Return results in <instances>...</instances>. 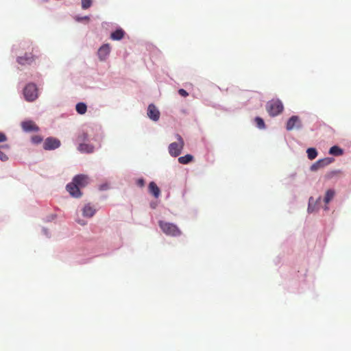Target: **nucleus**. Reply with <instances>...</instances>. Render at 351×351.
I'll list each match as a JSON object with an SVG mask.
<instances>
[{
	"mask_svg": "<svg viewBox=\"0 0 351 351\" xmlns=\"http://www.w3.org/2000/svg\"><path fill=\"white\" fill-rule=\"evenodd\" d=\"M8 159L7 155L0 150V160L1 161H6Z\"/></svg>",
	"mask_w": 351,
	"mask_h": 351,
	"instance_id": "cd10ccee",
	"label": "nucleus"
},
{
	"mask_svg": "<svg viewBox=\"0 0 351 351\" xmlns=\"http://www.w3.org/2000/svg\"><path fill=\"white\" fill-rule=\"evenodd\" d=\"M92 5V0H82V8L86 10Z\"/></svg>",
	"mask_w": 351,
	"mask_h": 351,
	"instance_id": "b1692460",
	"label": "nucleus"
},
{
	"mask_svg": "<svg viewBox=\"0 0 351 351\" xmlns=\"http://www.w3.org/2000/svg\"><path fill=\"white\" fill-rule=\"evenodd\" d=\"M149 192L152 193L155 198H158L160 194V190L154 182L149 184Z\"/></svg>",
	"mask_w": 351,
	"mask_h": 351,
	"instance_id": "4468645a",
	"label": "nucleus"
},
{
	"mask_svg": "<svg viewBox=\"0 0 351 351\" xmlns=\"http://www.w3.org/2000/svg\"><path fill=\"white\" fill-rule=\"evenodd\" d=\"M21 125L23 131L26 132H38L39 130L38 126L31 120L23 121Z\"/></svg>",
	"mask_w": 351,
	"mask_h": 351,
	"instance_id": "1a4fd4ad",
	"label": "nucleus"
},
{
	"mask_svg": "<svg viewBox=\"0 0 351 351\" xmlns=\"http://www.w3.org/2000/svg\"><path fill=\"white\" fill-rule=\"evenodd\" d=\"M158 225L162 232L167 236L176 237L182 234L181 230L174 223L160 220Z\"/></svg>",
	"mask_w": 351,
	"mask_h": 351,
	"instance_id": "f257e3e1",
	"label": "nucleus"
},
{
	"mask_svg": "<svg viewBox=\"0 0 351 351\" xmlns=\"http://www.w3.org/2000/svg\"><path fill=\"white\" fill-rule=\"evenodd\" d=\"M34 60L32 54L25 53L23 56L18 57L17 62L21 65L31 64Z\"/></svg>",
	"mask_w": 351,
	"mask_h": 351,
	"instance_id": "ddd939ff",
	"label": "nucleus"
},
{
	"mask_svg": "<svg viewBox=\"0 0 351 351\" xmlns=\"http://www.w3.org/2000/svg\"><path fill=\"white\" fill-rule=\"evenodd\" d=\"M302 126V121L298 116L291 117L287 122L286 129L289 131L294 129H300Z\"/></svg>",
	"mask_w": 351,
	"mask_h": 351,
	"instance_id": "39448f33",
	"label": "nucleus"
},
{
	"mask_svg": "<svg viewBox=\"0 0 351 351\" xmlns=\"http://www.w3.org/2000/svg\"><path fill=\"white\" fill-rule=\"evenodd\" d=\"M75 20L78 22L80 21H82L83 20H86V21H89V17L87 16H85L84 17H79V16H76L75 17Z\"/></svg>",
	"mask_w": 351,
	"mask_h": 351,
	"instance_id": "2f4dec72",
	"label": "nucleus"
},
{
	"mask_svg": "<svg viewBox=\"0 0 351 351\" xmlns=\"http://www.w3.org/2000/svg\"><path fill=\"white\" fill-rule=\"evenodd\" d=\"M88 134L85 132H82V134H80L78 137H77V141L79 142H84V141H88Z\"/></svg>",
	"mask_w": 351,
	"mask_h": 351,
	"instance_id": "393cba45",
	"label": "nucleus"
},
{
	"mask_svg": "<svg viewBox=\"0 0 351 351\" xmlns=\"http://www.w3.org/2000/svg\"><path fill=\"white\" fill-rule=\"evenodd\" d=\"M193 159V156L191 154H186L184 156H181L178 158V162L180 164H188L189 162H191Z\"/></svg>",
	"mask_w": 351,
	"mask_h": 351,
	"instance_id": "a211bd4d",
	"label": "nucleus"
},
{
	"mask_svg": "<svg viewBox=\"0 0 351 351\" xmlns=\"http://www.w3.org/2000/svg\"><path fill=\"white\" fill-rule=\"evenodd\" d=\"M124 34L125 32L122 29H119L111 34L110 38L114 40H119L123 38Z\"/></svg>",
	"mask_w": 351,
	"mask_h": 351,
	"instance_id": "f3484780",
	"label": "nucleus"
},
{
	"mask_svg": "<svg viewBox=\"0 0 351 351\" xmlns=\"http://www.w3.org/2000/svg\"><path fill=\"white\" fill-rule=\"evenodd\" d=\"M136 184L138 186L143 187L145 185V181L143 178H140V179L137 180Z\"/></svg>",
	"mask_w": 351,
	"mask_h": 351,
	"instance_id": "c756f323",
	"label": "nucleus"
},
{
	"mask_svg": "<svg viewBox=\"0 0 351 351\" xmlns=\"http://www.w3.org/2000/svg\"><path fill=\"white\" fill-rule=\"evenodd\" d=\"M42 141H43V138L38 135H35L32 137V143H34L35 144L40 143L42 142Z\"/></svg>",
	"mask_w": 351,
	"mask_h": 351,
	"instance_id": "a878e982",
	"label": "nucleus"
},
{
	"mask_svg": "<svg viewBox=\"0 0 351 351\" xmlns=\"http://www.w3.org/2000/svg\"><path fill=\"white\" fill-rule=\"evenodd\" d=\"M95 209L89 204L85 205L82 209V214L84 217H92L95 213Z\"/></svg>",
	"mask_w": 351,
	"mask_h": 351,
	"instance_id": "2eb2a0df",
	"label": "nucleus"
},
{
	"mask_svg": "<svg viewBox=\"0 0 351 351\" xmlns=\"http://www.w3.org/2000/svg\"><path fill=\"white\" fill-rule=\"evenodd\" d=\"M178 93L181 96L184 97H186L189 95V93L184 89H182V88H181L178 90Z\"/></svg>",
	"mask_w": 351,
	"mask_h": 351,
	"instance_id": "c85d7f7f",
	"label": "nucleus"
},
{
	"mask_svg": "<svg viewBox=\"0 0 351 351\" xmlns=\"http://www.w3.org/2000/svg\"><path fill=\"white\" fill-rule=\"evenodd\" d=\"M313 201V197H310V199H309V204H308V210L310 213L313 211V208L311 207V204H312Z\"/></svg>",
	"mask_w": 351,
	"mask_h": 351,
	"instance_id": "473e14b6",
	"label": "nucleus"
},
{
	"mask_svg": "<svg viewBox=\"0 0 351 351\" xmlns=\"http://www.w3.org/2000/svg\"><path fill=\"white\" fill-rule=\"evenodd\" d=\"M23 95L27 101H34L38 97V89L36 84L33 83L28 84L24 88Z\"/></svg>",
	"mask_w": 351,
	"mask_h": 351,
	"instance_id": "20e7f679",
	"label": "nucleus"
},
{
	"mask_svg": "<svg viewBox=\"0 0 351 351\" xmlns=\"http://www.w3.org/2000/svg\"><path fill=\"white\" fill-rule=\"evenodd\" d=\"M329 154L334 156H341L343 154V150L338 146H332L329 149Z\"/></svg>",
	"mask_w": 351,
	"mask_h": 351,
	"instance_id": "6ab92c4d",
	"label": "nucleus"
},
{
	"mask_svg": "<svg viewBox=\"0 0 351 351\" xmlns=\"http://www.w3.org/2000/svg\"><path fill=\"white\" fill-rule=\"evenodd\" d=\"M147 114L148 117L154 121H157L159 119L160 114L159 110L152 104L148 106Z\"/></svg>",
	"mask_w": 351,
	"mask_h": 351,
	"instance_id": "9d476101",
	"label": "nucleus"
},
{
	"mask_svg": "<svg viewBox=\"0 0 351 351\" xmlns=\"http://www.w3.org/2000/svg\"><path fill=\"white\" fill-rule=\"evenodd\" d=\"M60 146V141L55 138L49 137L46 138L43 148L45 150H52L58 148Z\"/></svg>",
	"mask_w": 351,
	"mask_h": 351,
	"instance_id": "0eeeda50",
	"label": "nucleus"
},
{
	"mask_svg": "<svg viewBox=\"0 0 351 351\" xmlns=\"http://www.w3.org/2000/svg\"><path fill=\"white\" fill-rule=\"evenodd\" d=\"M177 142L171 143L168 147L169 153L171 156H178L181 153L184 145L183 138L180 134H176Z\"/></svg>",
	"mask_w": 351,
	"mask_h": 351,
	"instance_id": "f03ea898",
	"label": "nucleus"
},
{
	"mask_svg": "<svg viewBox=\"0 0 351 351\" xmlns=\"http://www.w3.org/2000/svg\"><path fill=\"white\" fill-rule=\"evenodd\" d=\"M335 195V191L332 189H328L324 197V202L326 204H328L330 202V201L334 197Z\"/></svg>",
	"mask_w": 351,
	"mask_h": 351,
	"instance_id": "412c9836",
	"label": "nucleus"
},
{
	"mask_svg": "<svg viewBox=\"0 0 351 351\" xmlns=\"http://www.w3.org/2000/svg\"><path fill=\"white\" fill-rule=\"evenodd\" d=\"M66 190L72 197L77 198L82 196L80 189L73 181L66 185Z\"/></svg>",
	"mask_w": 351,
	"mask_h": 351,
	"instance_id": "9b49d317",
	"label": "nucleus"
},
{
	"mask_svg": "<svg viewBox=\"0 0 351 351\" xmlns=\"http://www.w3.org/2000/svg\"><path fill=\"white\" fill-rule=\"evenodd\" d=\"M75 109L79 114H84L86 112L87 106L84 103L80 102L76 105Z\"/></svg>",
	"mask_w": 351,
	"mask_h": 351,
	"instance_id": "aec40b11",
	"label": "nucleus"
},
{
	"mask_svg": "<svg viewBox=\"0 0 351 351\" xmlns=\"http://www.w3.org/2000/svg\"><path fill=\"white\" fill-rule=\"evenodd\" d=\"M73 182H74L77 186L80 189L85 187L88 184L89 178L87 176L83 174L77 175L73 178Z\"/></svg>",
	"mask_w": 351,
	"mask_h": 351,
	"instance_id": "6e6552de",
	"label": "nucleus"
},
{
	"mask_svg": "<svg viewBox=\"0 0 351 351\" xmlns=\"http://www.w3.org/2000/svg\"><path fill=\"white\" fill-rule=\"evenodd\" d=\"M77 149L80 152L84 153H92L94 151L93 145L84 143H80Z\"/></svg>",
	"mask_w": 351,
	"mask_h": 351,
	"instance_id": "dca6fc26",
	"label": "nucleus"
},
{
	"mask_svg": "<svg viewBox=\"0 0 351 351\" xmlns=\"http://www.w3.org/2000/svg\"><path fill=\"white\" fill-rule=\"evenodd\" d=\"M341 172L340 170H337V171H331L328 174V177L329 178H332L334 176H337V175H339L341 174Z\"/></svg>",
	"mask_w": 351,
	"mask_h": 351,
	"instance_id": "bb28decb",
	"label": "nucleus"
},
{
	"mask_svg": "<svg viewBox=\"0 0 351 351\" xmlns=\"http://www.w3.org/2000/svg\"><path fill=\"white\" fill-rule=\"evenodd\" d=\"M334 161V158H325L320 159L315 162L313 165L311 167V170L313 171H316L319 169H322L330 163H332Z\"/></svg>",
	"mask_w": 351,
	"mask_h": 351,
	"instance_id": "423d86ee",
	"label": "nucleus"
},
{
	"mask_svg": "<svg viewBox=\"0 0 351 351\" xmlns=\"http://www.w3.org/2000/svg\"><path fill=\"white\" fill-rule=\"evenodd\" d=\"M254 121H255V123L258 128H260V129L265 128V123L262 118L257 117L255 118Z\"/></svg>",
	"mask_w": 351,
	"mask_h": 351,
	"instance_id": "5701e85b",
	"label": "nucleus"
},
{
	"mask_svg": "<svg viewBox=\"0 0 351 351\" xmlns=\"http://www.w3.org/2000/svg\"><path fill=\"white\" fill-rule=\"evenodd\" d=\"M7 141L5 134L3 132H0V143L5 142Z\"/></svg>",
	"mask_w": 351,
	"mask_h": 351,
	"instance_id": "7c9ffc66",
	"label": "nucleus"
},
{
	"mask_svg": "<svg viewBox=\"0 0 351 351\" xmlns=\"http://www.w3.org/2000/svg\"><path fill=\"white\" fill-rule=\"evenodd\" d=\"M110 52V47L109 44L103 45L98 50V56L101 60H104Z\"/></svg>",
	"mask_w": 351,
	"mask_h": 351,
	"instance_id": "f8f14e48",
	"label": "nucleus"
},
{
	"mask_svg": "<svg viewBox=\"0 0 351 351\" xmlns=\"http://www.w3.org/2000/svg\"><path fill=\"white\" fill-rule=\"evenodd\" d=\"M308 159L313 160L317 156V152L315 148H308L306 150Z\"/></svg>",
	"mask_w": 351,
	"mask_h": 351,
	"instance_id": "4be33fe9",
	"label": "nucleus"
},
{
	"mask_svg": "<svg viewBox=\"0 0 351 351\" xmlns=\"http://www.w3.org/2000/svg\"><path fill=\"white\" fill-rule=\"evenodd\" d=\"M283 108L284 107L282 102L278 99L269 101L266 104L267 111L271 117H275L280 114Z\"/></svg>",
	"mask_w": 351,
	"mask_h": 351,
	"instance_id": "7ed1b4c3",
	"label": "nucleus"
}]
</instances>
